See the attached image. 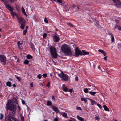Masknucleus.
Listing matches in <instances>:
<instances>
[{"label":"nucleus","mask_w":121,"mask_h":121,"mask_svg":"<svg viewBox=\"0 0 121 121\" xmlns=\"http://www.w3.org/2000/svg\"><path fill=\"white\" fill-rule=\"evenodd\" d=\"M62 76L61 78L62 80L65 81H67L68 80V76L67 75L64 73L62 71H61Z\"/></svg>","instance_id":"nucleus-7"},{"label":"nucleus","mask_w":121,"mask_h":121,"mask_svg":"<svg viewBox=\"0 0 121 121\" xmlns=\"http://www.w3.org/2000/svg\"><path fill=\"white\" fill-rule=\"evenodd\" d=\"M98 68L100 70H101V67H100V65L98 67Z\"/></svg>","instance_id":"nucleus-57"},{"label":"nucleus","mask_w":121,"mask_h":121,"mask_svg":"<svg viewBox=\"0 0 121 121\" xmlns=\"http://www.w3.org/2000/svg\"><path fill=\"white\" fill-rule=\"evenodd\" d=\"M75 80L76 81H78V77L77 76L75 77Z\"/></svg>","instance_id":"nucleus-49"},{"label":"nucleus","mask_w":121,"mask_h":121,"mask_svg":"<svg viewBox=\"0 0 121 121\" xmlns=\"http://www.w3.org/2000/svg\"><path fill=\"white\" fill-rule=\"evenodd\" d=\"M117 28L119 31H120L121 30V27L120 26L118 25H115V27H114V30L115 31H117V30L116 29Z\"/></svg>","instance_id":"nucleus-10"},{"label":"nucleus","mask_w":121,"mask_h":121,"mask_svg":"<svg viewBox=\"0 0 121 121\" xmlns=\"http://www.w3.org/2000/svg\"><path fill=\"white\" fill-rule=\"evenodd\" d=\"M115 22L117 23H118L119 22V21L117 19H116L115 20Z\"/></svg>","instance_id":"nucleus-53"},{"label":"nucleus","mask_w":121,"mask_h":121,"mask_svg":"<svg viewBox=\"0 0 121 121\" xmlns=\"http://www.w3.org/2000/svg\"><path fill=\"white\" fill-rule=\"evenodd\" d=\"M86 98H84L83 97H82L81 99V100L82 101H84L85 100Z\"/></svg>","instance_id":"nucleus-50"},{"label":"nucleus","mask_w":121,"mask_h":121,"mask_svg":"<svg viewBox=\"0 0 121 121\" xmlns=\"http://www.w3.org/2000/svg\"><path fill=\"white\" fill-rule=\"evenodd\" d=\"M22 103L23 104H25V102L23 100H22Z\"/></svg>","instance_id":"nucleus-56"},{"label":"nucleus","mask_w":121,"mask_h":121,"mask_svg":"<svg viewBox=\"0 0 121 121\" xmlns=\"http://www.w3.org/2000/svg\"><path fill=\"white\" fill-rule=\"evenodd\" d=\"M16 78L19 81H21V79L20 77L17 76L16 77Z\"/></svg>","instance_id":"nucleus-42"},{"label":"nucleus","mask_w":121,"mask_h":121,"mask_svg":"<svg viewBox=\"0 0 121 121\" xmlns=\"http://www.w3.org/2000/svg\"><path fill=\"white\" fill-rule=\"evenodd\" d=\"M77 117L78 119L81 121H84V118L80 117L79 115H77Z\"/></svg>","instance_id":"nucleus-22"},{"label":"nucleus","mask_w":121,"mask_h":121,"mask_svg":"<svg viewBox=\"0 0 121 121\" xmlns=\"http://www.w3.org/2000/svg\"><path fill=\"white\" fill-rule=\"evenodd\" d=\"M64 8L66 11H69V8L68 5H65L64 7Z\"/></svg>","instance_id":"nucleus-19"},{"label":"nucleus","mask_w":121,"mask_h":121,"mask_svg":"<svg viewBox=\"0 0 121 121\" xmlns=\"http://www.w3.org/2000/svg\"><path fill=\"white\" fill-rule=\"evenodd\" d=\"M26 57L28 59H31L33 58V56L30 54H28L27 55Z\"/></svg>","instance_id":"nucleus-23"},{"label":"nucleus","mask_w":121,"mask_h":121,"mask_svg":"<svg viewBox=\"0 0 121 121\" xmlns=\"http://www.w3.org/2000/svg\"><path fill=\"white\" fill-rule=\"evenodd\" d=\"M52 99L53 100H54L55 99V98L54 96H52Z\"/></svg>","instance_id":"nucleus-58"},{"label":"nucleus","mask_w":121,"mask_h":121,"mask_svg":"<svg viewBox=\"0 0 121 121\" xmlns=\"http://www.w3.org/2000/svg\"><path fill=\"white\" fill-rule=\"evenodd\" d=\"M16 104H17L13 101L9 100L7 102L6 106V110L12 111L11 114H10L8 116V120L9 121V119L11 120L12 119L14 121H17V119L13 117L14 116L16 113Z\"/></svg>","instance_id":"nucleus-1"},{"label":"nucleus","mask_w":121,"mask_h":121,"mask_svg":"<svg viewBox=\"0 0 121 121\" xmlns=\"http://www.w3.org/2000/svg\"><path fill=\"white\" fill-rule=\"evenodd\" d=\"M0 120H2L3 119V117H4V116L2 114V113H1L0 114Z\"/></svg>","instance_id":"nucleus-43"},{"label":"nucleus","mask_w":121,"mask_h":121,"mask_svg":"<svg viewBox=\"0 0 121 121\" xmlns=\"http://www.w3.org/2000/svg\"><path fill=\"white\" fill-rule=\"evenodd\" d=\"M95 22V25L98 28H99L100 27V25H99V21L96 20V19L94 21Z\"/></svg>","instance_id":"nucleus-11"},{"label":"nucleus","mask_w":121,"mask_h":121,"mask_svg":"<svg viewBox=\"0 0 121 121\" xmlns=\"http://www.w3.org/2000/svg\"><path fill=\"white\" fill-rule=\"evenodd\" d=\"M98 52L102 53L104 55V56H106V52L102 50L99 49L98 50Z\"/></svg>","instance_id":"nucleus-12"},{"label":"nucleus","mask_w":121,"mask_h":121,"mask_svg":"<svg viewBox=\"0 0 121 121\" xmlns=\"http://www.w3.org/2000/svg\"><path fill=\"white\" fill-rule=\"evenodd\" d=\"M8 0L11 3H13L15 1L17 0Z\"/></svg>","instance_id":"nucleus-39"},{"label":"nucleus","mask_w":121,"mask_h":121,"mask_svg":"<svg viewBox=\"0 0 121 121\" xmlns=\"http://www.w3.org/2000/svg\"><path fill=\"white\" fill-rule=\"evenodd\" d=\"M47 35V34L46 33H44L43 35V37L44 39H46V37Z\"/></svg>","instance_id":"nucleus-35"},{"label":"nucleus","mask_w":121,"mask_h":121,"mask_svg":"<svg viewBox=\"0 0 121 121\" xmlns=\"http://www.w3.org/2000/svg\"><path fill=\"white\" fill-rule=\"evenodd\" d=\"M107 56H105L104 58V59L105 60H107Z\"/></svg>","instance_id":"nucleus-60"},{"label":"nucleus","mask_w":121,"mask_h":121,"mask_svg":"<svg viewBox=\"0 0 121 121\" xmlns=\"http://www.w3.org/2000/svg\"><path fill=\"white\" fill-rule=\"evenodd\" d=\"M63 116L65 118H67V114L66 113L64 112L63 113Z\"/></svg>","instance_id":"nucleus-30"},{"label":"nucleus","mask_w":121,"mask_h":121,"mask_svg":"<svg viewBox=\"0 0 121 121\" xmlns=\"http://www.w3.org/2000/svg\"><path fill=\"white\" fill-rule=\"evenodd\" d=\"M6 85L7 86L10 87L11 86V82L9 81H8L6 83Z\"/></svg>","instance_id":"nucleus-24"},{"label":"nucleus","mask_w":121,"mask_h":121,"mask_svg":"<svg viewBox=\"0 0 121 121\" xmlns=\"http://www.w3.org/2000/svg\"><path fill=\"white\" fill-rule=\"evenodd\" d=\"M73 90V89H71L69 90V91L71 93L72 92Z\"/></svg>","instance_id":"nucleus-54"},{"label":"nucleus","mask_w":121,"mask_h":121,"mask_svg":"<svg viewBox=\"0 0 121 121\" xmlns=\"http://www.w3.org/2000/svg\"><path fill=\"white\" fill-rule=\"evenodd\" d=\"M28 26H26V29L25 30H27V29L28 28Z\"/></svg>","instance_id":"nucleus-64"},{"label":"nucleus","mask_w":121,"mask_h":121,"mask_svg":"<svg viewBox=\"0 0 121 121\" xmlns=\"http://www.w3.org/2000/svg\"><path fill=\"white\" fill-rule=\"evenodd\" d=\"M71 6H72L71 7L72 8H74L76 7V5L74 4H73V5H71Z\"/></svg>","instance_id":"nucleus-51"},{"label":"nucleus","mask_w":121,"mask_h":121,"mask_svg":"<svg viewBox=\"0 0 121 121\" xmlns=\"http://www.w3.org/2000/svg\"><path fill=\"white\" fill-rule=\"evenodd\" d=\"M18 23L20 24L22 23H26L25 21L24 18L21 17L18 19Z\"/></svg>","instance_id":"nucleus-8"},{"label":"nucleus","mask_w":121,"mask_h":121,"mask_svg":"<svg viewBox=\"0 0 121 121\" xmlns=\"http://www.w3.org/2000/svg\"><path fill=\"white\" fill-rule=\"evenodd\" d=\"M47 105L48 106H52V103L50 101H48L47 102Z\"/></svg>","instance_id":"nucleus-25"},{"label":"nucleus","mask_w":121,"mask_h":121,"mask_svg":"<svg viewBox=\"0 0 121 121\" xmlns=\"http://www.w3.org/2000/svg\"><path fill=\"white\" fill-rule=\"evenodd\" d=\"M61 50L63 52L66 53L68 56H71L72 55V52L71 51L70 48L67 45H63L61 47Z\"/></svg>","instance_id":"nucleus-2"},{"label":"nucleus","mask_w":121,"mask_h":121,"mask_svg":"<svg viewBox=\"0 0 121 121\" xmlns=\"http://www.w3.org/2000/svg\"><path fill=\"white\" fill-rule=\"evenodd\" d=\"M21 10L23 13L25 15L27 16V15L26 13L25 10L23 6H22V7Z\"/></svg>","instance_id":"nucleus-21"},{"label":"nucleus","mask_w":121,"mask_h":121,"mask_svg":"<svg viewBox=\"0 0 121 121\" xmlns=\"http://www.w3.org/2000/svg\"><path fill=\"white\" fill-rule=\"evenodd\" d=\"M84 91L85 93H88V89L87 88H86L84 89Z\"/></svg>","instance_id":"nucleus-31"},{"label":"nucleus","mask_w":121,"mask_h":121,"mask_svg":"<svg viewBox=\"0 0 121 121\" xmlns=\"http://www.w3.org/2000/svg\"><path fill=\"white\" fill-rule=\"evenodd\" d=\"M50 82H48L47 84V86L48 88H49L50 87Z\"/></svg>","instance_id":"nucleus-45"},{"label":"nucleus","mask_w":121,"mask_h":121,"mask_svg":"<svg viewBox=\"0 0 121 121\" xmlns=\"http://www.w3.org/2000/svg\"><path fill=\"white\" fill-rule=\"evenodd\" d=\"M29 61L27 60H25L24 61V63L25 64L27 65L29 64Z\"/></svg>","instance_id":"nucleus-28"},{"label":"nucleus","mask_w":121,"mask_h":121,"mask_svg":"<svg viewBox=\"0 0 121 121\" xmlns=\"http://www.w3.org/2000/svg\"><path fill=\"white\" fill-rule=\"evenodd\" d=\"M76 109L78 110H82V108L80 107H76Z\"/></svg>","instance_id":"nucleus-38"},{"label":"nucleus","mask_w":121,"mask_h":121,"mask_svg":"<svg viewBox=\"0 0 121 121\" xmlns=\"http://www.w3.org/2000/svg\"><path fill=\"white\" fill-rule=\"evenodd\" d=\"M13 86L14 87H16V85L15 84H13Z\"/></svg>","instance_id":"nucleus-61"},{"label":"nucleus","mask_w":121,"mask_h":121,"mask_svg":"<svg viewBox=\"0 0 121 121\" xmlns=\"http://www.w3.org/2000/svg\"><path fill=\"white\" fill-rule=\"evenodd\" d=\"M50 51L51 55L53 58H56L57 57L58 54L56 48L52 46L50 48Z\"/></svg>","instance_id":"nucleus-4"},{"label":"nucleus","mask_w":121,"mask_h":121,"mask_svg":"<svg viewBox=\"0 0 121 121\" xmlns=\"http://www.w3.org/2000/svg\"><path fill=\"white\" fill-rule=\"evenodd\" d=\"M17 44L18 47H20V45L22 44V43H20V41H18L17 42Z\"/></svg>","instance_id":"nucleus-47"},{"label":"nucleus","mask_w":121,"mask_h":121,"mask_svg":"<svg viewBox=\"0 0 121 121\" xmlns=\"http://www.w3.org/2000/svg\"><path fill=\"white\" fill-rule=\"evenodd\" d=\"M97 105L98 106L100 109H101L102 108V106L101 105L99 104H97Z\"/></svg>","instance_id":"nucleus-41"},{"label":"nucleus","mask_w":121,"mask_h":121,"mask_svg":"<svg viewBox=\"0 0 121 121\" xmlns=\"http://www.w3.org/2000/svg\"><path fill=\"white\" fill-rule=\"evenodd\" d=\"M54 121H58V119L57 118H55L54 119Z\"/></svg>","instance_id":"nucleus-55"},{"label":"nucleus","mask_w":121,"mask_h":121,"mask_svg":"<svg viewBox=\"0 0 121 121\" xmlns=\"http://www.w3.org/2000/svg\"><path fill=\"white\" fill-rule=\"evenodd\" d=\"M95 119L96 120L99 121L100 119V118L99 116H97L95 117Z\"/></svg>","instance_id":"nucleus-37"},{"label":"nucleus","mask_w":121,"mask_h":121,"mask_svg":"<svg viewBox=\"0 0 121 121\" xmlns=\"http://www.w3.org/2000/svg\"><path fill=\"white\" fill-rule=\"evenodd\" d=\"M11 14L12 15V16H15V15L16 14V13H15V12H14L13 11H11Z\"/></svg>","instance_id":"nucleus-34"},{"label":"nucleus","mask_w":121,"mask_h":121,"mask_svg":"<svg viewBox=\"0 0 121 121\" xmlns=\"http://www.w3.org/2000/svg\"><path fill=\"white\" fill-rule=\"evenodd\" d=\"M13 100H9V101H9V100H11V101H14V102H15L16 104H17L16 105V106L17 105V99L15 98H13Z\"/></svg>","instance_id":"nucleus-29"},{"label":"nucleus","mask_w":121,"mask_h":121,"mask_svg":"<svg viewBox=\"0 0 121 121\" xmlns=\"http://www.w3.org/2000/svg\"><path fill=\"white\" fill-rule=\"evenodd\" d=\"M52 108L53 109V110H54L55 112L58 111V110L57 108L54 106H52Z\"/></svg>","instance_id":"nucleus-17"},{"label":"nucleus","mask_w":121,"mask_h":121,"mask_svg":"<svg viewBox=\"0 0 121 121\" xmlns=\"http://www.w3.org/2000/svg\"><path fill=\"white\" fill-rule=\"evenodd\" d=\"M62 74L61 73V72L60 74H58V76L60 77V78H61V76H62Z\"/></svg>","instance_id":"nucleus-48"},{"label":"nucleus","mask_w":121,"mask_h":121,"mask_svg":"<svg viewBox=\"0 0 121 121\" xmlns=\"http://www.w3.org/2000/svg\"><path fill=\"white\" fill-rule=\"evenodd\" d=\"M52 1H56V0H51ZM59 3H62V0H56Z\"/></svg>","instance_id":"nucleus-32"},{"label":"nucleus","mask_w":121,"mask_h":121,"mask_svg":"<svg viewBox=\"0 0 121 121\" xmlns=\"http://www.w3.org/2000/svg\"><path fill=\"white\" fill-rule=\"evenodd\" d=\"M7 60L6 57L3 55H0V61L4 65H5Z\"/></svg>","instance_id":"nucleus-5"},{"label":"nucleus","mask_w":121,"mask_h":121,"mask_svg":"<svg viewBox=\"0 0 121 121\" xmlns=\"http://www.w3.org/2000/svg\"><path fill=\"white\" fill-rule=\"evenodd\" d=\"M103 107L104 108V110L107 111H109V109L108 107L106 105H104L103 106Z\"/></svg>","instance_id":"nucleus-16"},{"label":"nucleus","mask_w":121,"mask_h":121,"mask_svg":"<svg viewBox=\"0 0 121 121\" xmlns=\"http://www.w3.org/2000/svg\"><path fill=\"white\" fill-rule=\"evenodd\" d=\"M53 40L55 42H58L59 40V38L56 35L53 36Z\"/></svg>","instance_id":"nucleus-9"},{"label":"nucleus","mask_w":121,"mask_h":121,"mask_svg":"<svg viewBox=\"0 0 121 121\" xmlns=\"http://www.w3.org/2000/svg\"><path fill=\"white\" fill-rule=\"evenodd\" d=\"M84 102L85 103H86L87 101V100H86V99L85 100H84Z\"/></svg>","instance_id":"nucleus-63"},{"label":"nucleus","mask_w":121,"mask_h":121,"mask_svg":"<svg viewBox=\"0 0 121 121\" xmlns=\"http://www.w3.org/2000/svg\"><path fill=\"white\" fill-rule=\"evenodd\" d=\"M44 21L46 23H48V21L46 17L44 19Z\"/></svg>","instance_id":"nucleus-46"},{"label":"nucleus","mask_w":121,"mask_h":121,"mask_svg":"<svg viewBox=\"0 0 121 121\" xmlns=\"http://www.w3.org/2000/svg\"><path fill=\"white\" fill-rule=\"evenodd\" d=\"M89 54V52L85 51L84 50H82L81 51L77 47L75 49V56L76 57H78L79 55H85Z\"/></svg>","instance_id":"nucleus-3"},{"label":"nucleus","mask_w":121,"mask_h":121,"mask_svg":"<svg viewBox=\"0 0 121 121\" xmlns=\"http://www.w3.org/2000/svg\"><path fill=\"white\" fill-rule=\"evenodd\" d=\"M27 30H24L23 32V34L24 35H25L27 32Z\"/></svg>","instance_id":"nucleus-36"},{"label":"nucleus","mask_w":121,"mask_h":121,"mask_svg":"<svg viewBox=\"0 0 121 121\" xmlns=\"http://www.w3.org/2000/svg\"><path fill=\"white\" fill-rule=\"evenodd\" d=\"M89 93L93 96H94L96 93V92H95L90 91L89 92Z\"/></svg>","instance_id":"nucleus-26"},{"label":"nucleus","mask_w":121,"mask_h":121,"mask_svg":"<svg viewBox=\"0 0 121 121\" xmlns=\"http://www.w3.org/2000/svg\"><path fill=\"white\" fill-rule=\"evenodd\" d=\"M25 23H23L20 24H21L20 27L21 29H24L25 26Z\"/></svg>","instance_id":"nucleus-20"},{"label":"nucleus","mask_w":121,"mask_h":121,"mask_svg":"<svg viewBox=\"0 0 121 121\" xmlns=\"http://www.w3.org/2000/svg\"><path fill=\"white\" fill-rule=\"evenodd\" d=\"M77 9L78 10H79L80 9V8L78 6H77Z\"/></svg>","instance_id":"nucleus-62"},{"label":"nucleus","mask_w":121,"mask_h":121,"mask_svg":"<svg viewBox=\"0 0 121 121\" xmlns=\"http://www.w3.org/2000/svg\"><path fill=\"white\" fill-rule=\"evenodd\" d=\"M31 48L33 50H35V46L34 44H32L31 45Z\"/></svg>","instance_id":"nucleus-33"},{"label":"nucleus","mask_w":121,"mask_h":121,"mask_svg":"<svg viewBox=\"0 0 121 121\" xmlns=\"http://www.w3.org/2000/svg\"><path fill=\"white\" fill-rule=\"evenodd\" d=\"M109 34L111 36V41L112 42H113L114 41V38L113 35L112 33H109Z\"/></svg>","instance_id":"nucleus-15"},{"label":"nucleus","mask_w":121,"mask_h":121,"mask_svg":"<svg viewBox=\"0 0 121 121\" xmlns=\"http://www.w3.org/2000/svg\"><path fill=\"white\" fill-rule=\"evenodd\" d=\"M41 74H39L37 75V77L39 79H41Z\"/></svg>","instance_id":"nucleus-40"},{"label":"nucleus","mask_w":121,"mask_h":121,"mask_svg":"<svg viewBox=\"0 0 121 121\" xmlns=\"http://www.w3.org/2000/svg\"><path fill=\"white\" fill-rule=\"evenodd\" d=\"M18 108L19 110H21L20 107V106H18Z\"/></svg>","instance_id":"nucleus-59"},{"label":"nucleus","mask_w":121,"mask_h":121,"mask_svg":"<svg viewBox=\"0 0 121 121\" xmlns=\"http://www.w3.org/2000/svg\"><path fill=\"white\" fill-rule=\"evenodd\" d=\"M113 1L115 3L114 5L117 7L120 8L121 6V2L119 0H113Z\"/></svg>","instance_id":"nucleus-6"},{"label":"nucleus","mask_w":121,"mask_h":121,"mask_svg":"<svg viewBox=\"0 0 121 121\" xmlns=\"http://www.w3.org/2000/svg\"><path fill=\"white\" fill-rule=\"evenodd\" d=\"M87 99H89L91 101L92 105H94L95 104H96V101H95L93 100H92L90 98H87Z\"/></svg>","instance_id":"nucleus-14"},{"label":"nucleus","mask_w":121,"mask_h":121,"mask_svg":"<svg viewBox=\"0 0 121 121\" xmlns=\"http://www.w3.org/2000/svg\"><path fill=\"white\" fill-rule=\"evenodd\" d=\"M64 85V84H63L62 85V89L65 92H67L68 91V89Z\"/></svg>","instance_id":"nucleus-13"},{"label":"nucleus","mask_w":121,"mask_h":121,"mask_svg":"<svg viewBox=\"0 0 121 121\" xmlns=\"http://www.w3.org/2000/svg\"><path fill=\"white\" fill-rule=\"evenodd\" d=\"M67 24L69 26L71 27H73L74 26V25L72 24L71 23L69 22L67 23Z\"/></svg>","instance_id":"nucleus-27"},{"label":"nucleus","mask_w":121,"mask_h":121,"mask_svg":"<svg viewBox=\"0 0 121 121\" xmlns=\"http://www.w3.org/2000/svg\"><path fill=\"white\" fill-rule=\"evenodd\" d=\"M20 116L21 117V121L20 120H18V121H24V117L22 115V114H20Z\"/></svg>","instance_id":"nucleus-18"},{"label":"nucleus","mask_w":121,"mask_h":121,"mask_svg":"<svg viewBox=\"0 0 121 121\" xmlns=\"http://www.w3.org/2000/svg\"><path fill=\"white\" fill-rule=\"evenodd\" d=\"M42 76L44 77V78H46V77H47V75L46 74V73H44L43 74V75Z\"/></svg>","instance_id":"nucleus-44"},{"label":"nucleus","mask_w":121,"mask_h":121,"mask_svg":"<svg viewBox=\"0 0 121 121\" xmlns=\"http://www.w3.org/2000/svg\"><path fill=\"white\" fill-rule=\"evenodd\" d=\"M15 16H16V17L18 20L19 18L18 15L16 13Z\"/></svg>","instance_id":"nucleus-52"}]
</instances>
